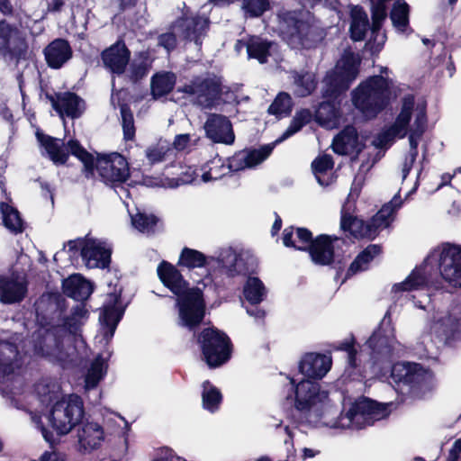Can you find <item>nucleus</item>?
Returning a JSON list of instances; mask_svg holds the SVG:
<instances>
[{
  "label": "nucleus",
  "instance_id": "c756f323",
  "mask_svg": "<svg viewBox=\"0 0 461 461\" xmlns=\"http://www.w3.org/2000/svg\"><path fill=\"white\" fill-rule=\"evenodd\" d=\"M320 388L316 381L302 380L295 387V408L301 411H309L317 402Z\"/></svg>",
  "mask_w": 461,
  "mask_h": 461
},
{
  "label": "nucleus",
  "instance_id": "39448f33",
  "mask_svg": "<svg viewBox=\"0 0 461 461\" xmlns=\"http://www.w3.org/2000/svg\"><path fill=\"white\" fill-rule=\"evenodd\" d=\"M390 97V80L382 75H375L360 83L353 91L352 101L366 117L375 118L387 107Z\"/></svg>",
  "mask_w": 461,
  "mask_h": 461
},
{
  "label": "nucleus",
  "instance_id": "bb28decb",
  "mask_svg": "<svg viewBox=\"0 0 461 461\" xmlns=\"http://www.w3.org/2000/svg\"><path fill=\"white\" fill-rule=\"evenodd\" d=\"M28 283L18 276H0V300L6 304L21 303L27 294Z\"/></svg>",
  "mask_w": 461,
  "mask_h": 461
},
{
  "label": "nucleus",
  "instance_id": "f03ea898",
  "mask_svg": "<svg viewBox=\"0 0 461 461\" xmlns=\"http://www.w3.org/2000/svg\"><path fill=\"white\" fill-rule=\"evenodd\" d=\"M390 377L395 390L412 400H423L436 388L434 372L420 363L396 362Z\"/></svg>",
  "mask_w": 461,
  "mask_h": 461
},
{
  "label": "nucleus",
  "instance_id": "37998d69",
  "mask_svg": "<svg viewBox=\"0 0 461 461\" xmlns=\"http://www.w3.org/2000/svg\"><path fill=\"white\" fill-rule=\"evenodd\" d=\"M66 147L68 155L71 154L83 163L86 176H93L96 167V159L94 155L88 152L77 139H70Z\"/></svg>",
  "mask_w": 461,
  "mask_h": 461
},
{
  "label": "nucleus",
  "instance_id": "09e8293b",
  "mask_svg": "<svg viewBox=\"0 0 461 461\" xmlns=\"http://www.w3.org/2000/svg\"><path fill=\"white\" fill-rule=\"evenodd\" d=\"M5 349L9 355H6L4 348H0V378L13 375L20 367L17 360V347L14 344H7Z\"/></svg>",
  "mask_w": 461,
  "mask_h": 461
},
{
  "label": "nucleus",
  "instance_id": "aec40b11",
  "mask_svg": "<svg viewBox=\"0 0 461 461\" xmlns=\"http://www.w3.org/2000/svg\"><path fill=\"white\" fill-rule=\"evenodd\" d=\"M206 137L214 143L231 145L235 141V134L230 119L222 114L211 113L205 123Z\"/></svg>",
  "mask_w": 461,
  "mask_h": 461
},
{
  "label": "nucleus",
  "instance_id": "58836bf2",
  "mask_svg": "<svg viewBox=\"0 0 461 461\" xmlns=\"http://www.w3.org/2000/svg\"><path fill=\"white\" fill-rule=\"evenodd\" d=\"M382 253V246L379 244H369L351 262L345 274V280L350 278L360 271L366 270L368 264Z\"/></svg>",
  "mask_w": 461,
  "mask_h": 461
},
{
  "label": "nucleus",
  "instance_id": "a211bd4d",
  "mask_svg": "<svg viewBox=\"0 0 461 461\" xmlns=\"http://www.w3.org/2000/svg\"><path fill=\"white\" fill-rule=\"evenodd\" d=\"M331 149L338 155H352V158L357 159L366 149V143L359 139L357 128L349 124L334 137Z\"/></svg>",
  "mask_w": 461,
  "mask_h": 461
},
{
  "label": "nucleus",
  "instance_id": "c9c22d12",
  "mask_svg": "<svg viewBox=\"0 0 461 461\" xmlns=\"http://www.w3.org/2000/svg\"><path fill=\"white\" fill-rule=\"evenodd\" d=\"M110 297L112 298V304L104 307L100 314V321L107 328L110 335L113 336L119 322L123 317L124 308L116 306L121 301V293H112Z\"/></svg>",
  "mask_w": 461,
  "mask_h": 461
},
{
  "label": "nucleus",
  "instance_id": "393cba45",
  "mask_svg": "<svg viewBox=\"0 0 461 461\" xmlns=\"http://www.w3.org/2000/svg\"><path fill=\"white\" fill-rule=\"evenodd\" d=\"M180 37L187 41H194L196 45H202V36L209 27V20L199 15H182L175 23Z\"/></svg>",
  "mask_w": 461,
  "mask_h": 461
},
{
  "label": "nucleus",
  "instance_id": "f257e3e1",
  "mask_svg": "<svg viewBox=\"0 0 461 461\" xmlns=\"http://www.w3.org/2000/svg\"><path fill=\"white\" fill-rule=\"evenodd\" d=\"M62 313L59 303H48L44 311L37 312V329L32 335L34 355L58 362L66 359L63 329L59 326Z\"/></svg>",
  "mask_w": 461,
  "mask_h": 461
},
{
  "label": "nucleus",
  "instance_id": "0eeeda50",
  "mask_svg": "<svg viewBox=\"0 0 461 461\" xmlns=\"http://www.w3.org/2000/svg\"><path fill=\"white\" fill-rule=\"evenodd\" d=\"M361 60L354 52H348L327 72L323 83L322 96L338 99L346 93L359 73Z\"/></svg>",
  "mask_w": 461,
  "mask_h": 461
},
{
  "label": "nucleus",
  "instance_id": "dca6fc26",
  "mask_svg": "<svg viewBox=\"0 0 461 461\" xmlns=\"http://www.w3.org/2000/svg\"><path fill=\"white\" fill-rule=\"evenodd\" d=\"M339 238L336 235L319 234L314 238L313 242L308 249L309 256L312 263L316 266H333L339 276L344 270L343 260H335L334 243Z\"/></svg>",
  "mask_w": 461,
  "mask_h": 461
},
{
  "label": "nucleus",
  "instance_id": "338daca9",
  "mask_svg": "<svg viewBox=\"0 0 461 461\" xmlns=\"http://www.w3.org/2000/svg\"><path fill=\"white\" fill-rule=\"evenodd\" d=\"M30 461H66V455L55 449L46 450L38 458Z\"/></svg>",
  "mask_w": 461,
  "mask_h": 461
},
{
  "label": "nucleus",
  "instance_id": "69168bd1",
  "mask_svg": "<svg viewBox=\"0 0 461 461\" xmlns=\"http://www.w3.org/2000/svg\"><path fill=\"white\" fill-rule=\"evenodd\" d=\"M158 45L168 52L174 50L177 45V39L174 32H165L158 37Z\"/></svg>",
  "mask_w": 461,
  "mask_h": 461
},
{
  "label": "nucleus",
  "instance_id": "6ab92c4d",
  "mask_svg": "<svg viewBox=\"0 0 461 461\" xmlns=\"http://www.w3.org/2000/svg\"><path fill=\"white\" fill-rule=\"evenodd\" d=\"M52 108L59 115H67L71 119L81 117L86 109L85 101L76 93L66 91L55 93V95H47Z\"/></svg>",
  "mask_w": 461,
  "mask_h": 461
},
{
  "label": "nucleus",
  "instance_id": "6e6552de",
  "mask_svg": "<svg viewBox=\"0 0 461 461\" xmlns=\"http://www.w3.org/2000/svg\"><path fill=\"white\" fill-rule=\"evenodd\" d=\"M309 13L302 10L283 11L278 14L280 37L292 48H304L313 32Z\"/></svg>",
  "mask_w": 461,
  "mask_h": 461
},
{
  "label": "nucleus",
  "instance_id": "e2e57ef3",
  "mask_svg": "<svg viewBox=\"0 0 461 461\" xmlns=\"http://www.w3.org/2000/svg\"><path fill=\"white\" fill-rule=\"evenodd\" d=\"M169 149L163 145H154L150 146L146 150V157L150 162V164L159 163L166 158V155Z\"/></svg>",
  "mask_w": 461,
  "mask_h": 461
},
{
  "label": "nucleus",
  "instance_id": "4468645a",
  "mask_svg": "<svg viewBox=\"0 0 461 461\" xmlns=\"http://www.w3.org/2000/svg\"><path fill=\"white\" fill-rule=\"evenodd\" d=\"M28 43L20 29L5 19L0 20V57L18 65L27 59Z\"/></svg>",
  "mask_w": 461,
  "mask_h": 461
},
{
  "label": "nucleus",
  "instance_id": "473e14b6",
  "mask_svg": "<svg viewBox=\"0 0 461 461\" xmlns=\"http://www.w3.org/2000/svg\"><path fill=\"white\" fill-rule=\"evenodd\" d=\"M36 137L54 164L65 165L67 163L68 152L63 140L40 132H37Z\"/></svg>",
  "mask_w": 461,
  "mask_h": 461
},
{
  "label": "nucleus",
  "instance_id": "680f3d73",
  "mask_svg": "<svg viewBox=\"0 0 461 461\" xmlns=\"http://www.w3.org/2000/svg\"><path fill=\"white\" fill-rule=\"evenodd\" d=\"M149 66L146 61H140L139 63H131L129 69V79L133 84L140 82L149 73Z\"/></svg>",
  "mask_w": 461,
  "mask_h": 461
},
{
  "label": "nucleus",
  "instance_id": "f704fd0d",
  "mask_svg": "<svg viewBox=\"0 0 461 461\" xmlns=\"http://www.w3.org/2000/svg\"><path fill=\"white\" fill-rule=\"evenodd\" d=\"M103 427L97 422L86 421L78 429L77 436L80 446L85 450H94L101 446L104 440Z\"/></svg>",
  "mask_w": 461,
  "mask_h": 461
},
{
  "label": "nucleus",
  "instance_id": "412c9836",
  "mask_svg": "<svg viewBox=\"0 0 461 461\" xmlns=\"http://www.w3.org/2000/svg\"><path fill=\"white\" fill-rule=\"evenodd\" d=\"M386 416V406L369 398L356 402L348 411V417L352 421L362 420L365 425L368 426Z\"/></svg>",
  "mask_w": 461,
  "mask_h": 461
},
{
  "label": "nucleus",
  "instance_id": "72a5a7b5",
  "mask_svg": "<svg viewBox=\"0 0 461 461\" xmlns=\"http://www.w3.org/2000/svg\"><path fill=\"white\" fill-rule=\"evenodd\" d=\"M414 105L415 97L413 95L408 94L402 97L401 111L396 116L393 123L390 125L392 131L398 134L399 139H403L408 133Z\"/></svg>",
  "mask_w": 461,
  "mask_h": 461
},
{
  "label": "nucleus",
  "instance_id": "423d86ee",
  "mask_svg": "<svg viewBox=\"0 0 461 461\" xmlns=\"http://www.w3.org/2000/svg\"><path fill=\"white\" fill-rule=\"evenodd\" d=\"M201 359L210 368H218L228 363L233 353V344L228 334L212 326L194 332Z\"/></svg>",
  "mask_w": 461,
  "mask_h": 461
},
{
  "label": "nucleus",
  "instance_id": "b1692460",
  "mask_svg": "<svg viewBox=\"0 0 461 461\" xmlns=\"http://www.w3.org/2000/svg\"><path fill=\"white\" fill-rule=\"evenodd\" d=\"M331 358L324 354L309 352L299 362V371L305 379L320 380L331 367Z\"/></svg>",
  "mask_w": 461,
  "mask_h": 461
},
{
  "label": "nucleus",
  "instance_id": "de8ad7c7",
  "mask_svg": "<svg viewBox=\"0 0 461 461\" xmlns=\"http://www.w3.org/2000/svg\"><path fill=\"white\" fill-rule=\"evenodd\" d=\"M337 99L322 101L316 111V121L320 125L327 126L335 122L340 117V110L335 103Z\"/></svg>",
  "mask_w": 461,
  "mask_h": 461
},
{
  "label": "nucleus",
  "instance_id": "f8f14e48",
  "mask_svg": "<svg viewBox=\"0 0 461 461\" xmlns=\"http://www.w3.org/2000/svg\"><path fill=\"white\" fill-rule=\"evenodd\" d=\"M395 342V329L393 325L390 312H386L378 327L366 341L370 348V357L373 364L380 366L390 362Z\"/></svg>",
  "mask_w": 461,
  "mask_h": 461
},
{
  "label": "nucleus",
  "instance_id": "79ce46f5",
  "mask_svg": "<svg viewBox=\"0 0 461 461\" xmlns=\"http://www.w3.org/2000/svg\"><path fill=\"white\" fill-rule=\"evenodd\" d=\"M410 5L405 0H396L390 12V19L395 30L402 33L410 32L412 30L410 27Z\"/></svg>",
  "mask_w": 461,
  "mask_h": 461
},
{
  "label": "nucleus",
  "instance_id": "ddd939ff",
  "mask_svg": "<svg viewBox=\"0 0 461 461\" xmlns=\"http://www.w3.org/2000/svg\"><path fill=\"white\" fill-rule=\"evenodd\" d=\"M176 306L178 310L179 325L194 331L205 316L206 303L202 289L191 287L176 296Z\"/></svg>",
  "mask_w": 461,
  "mask_h": 461
},
{
  "label": "nucleus",
  "instance_id": "a878e982",
  "mask_svg": "<svg viewBox=\"0 0 461 461\" xmlns=\"http://www.w3.org/2000/svg\"><path fill=\"white\" fill-rule=\"evenodd\" d=\"M47 65L52 69L61 68L73 56V50L68 40L57 38L43 50Z\"/></svg>",
  "mask_w": 461,
  "mask_h": 461
},
{
  "label": "nucleus",
  "instance_id": "c03bdc74",
  "mask_svg": "<svg viewBox=\"0 0 461 461\" xmlns=\"http://www.w3.org/2000/svg\"><path fill=\"white\" fill-rule=\"evenodd\" d=\"M208 264V258L205 254L188 247L182 249L177 260L178 267L187 268L189 270L205 267Z\"/></svg>",
  "mask_w": 461,
  "mask_h": 461
},
{
  "label": "nucleus",
  "instance_id": "6e6d98bb",
  "mask_svg": "<svg viewBox=\"0 0 461 461\" xmlns=\"http://www.w3.org/2000/svg\"><path fill=\"white\" fill-rule=\"evenodd\" d=\"M122 126L123 132V139L125 140H133L135 138V125L133 113L127 104L121 106Z\"/></svg>",
  "mask_w": 461,
  "mask_h": 461
},
{
  "label": "nucleus",
  "instance_id": "774afa93",
  "mask_svg": "<svg viewBox=\"0 0 461 461\" xmlns=\"http://www.w3.org/2000/svg\"><path fill=\"white\" fill-rule=\"evenodd\" d=\"M447 461H461V438L456 439L448 451Z\"/></svg>",
  "mask_w": 461,
  "mask_h": 461
},
{
  "label": "nucleus",
  "instance_id": "e433bc0d",
  "mask_svg": "<svg viewBox=\"0 0 461 461\" xmlns=\"http://www.w3.org/2000/svg\"><path fill=\"white\" fill-rule=\"evenodd\" d=\"M349 33L353 41H364L367 31L371 30L367 14L360 5H354L350 10Z\"/></svg>",
  "mask_w": 461,
  "mask_h": 461
},
{
  "label": "nucleus",
  "instance_id": "3c124183",
  "mask_svg": "<svg viewBox=\"0 0 461 461\" xmlns=\"http://www.w3.org/2000/svg\"><path fill=\"white\" fill-rule=\"evenodd\" d=\"M293 110L292 97L288 93L280 92L277 94L267 109L269 114L275 115L277 119L287 117Z\"/></svg>",
  "mask_w": 461,
  "mask_h": 461
},
{
  "label": "nucleus",
  "instance_id": "bf43d9fd",
  "mask_svg": "<svg viewBox=\"0 0 461 461\" xmlns=\"http://www.w3.org/2000/svg\"><path fill=\"white\" fill-rule=\"evenodd\" d=\"M296 84L301 88L303 96L310 95L317 87V80L315 75L311 72H304L296 78Z\"/></svg>",
  "mask_w": 461,
  "mask_h": 461
},
{
  "label": "nucleus",
  "instance_id": "1a4fd4ad",
  "mask_svg": "<svg viewBox=\"0 0 461 461\" xmlns=\"http://www.w3.org/2000/svg\"><path fill=\"white\" fill-rule=\"evenodd\" d=\"M190 96H195V104L212 110L221 101L223 84L221 77L207 74L206 77L195 76L189 84L179 86L176 90Z\"/></svg>",
  "mask_w": 461,
  "mask_h": 461
},
{
  "label": "nucleus",
  "instance_id": "0e129e2a",
  "mask_svg": "<svg viewBox=\"0 0 461 461\" xmlns=\"http://www.w3.org/2000/svg\"><path fill=\"white\" fill-rule=\"evenodd\" d=\"M395 138H398V134L395 131H393L392 128L389 126L376 135L373 140V145L376 148H383L389 142L393 141Z\"/></svg>",
  "mask_w": 461,
  "mask_h": 461
},
{
  "label": "nucleus",
  "instance_id": "20e7f679",
  "mask_svg": "<svg viewBox=\"0 0 461 461\" xmlns=\"http://www.w3.org/2000/svg\"><path fill=\"white\" fill-rule=\"evenodd\" d=\"M312 118L309 109H301L293 117L289 126L282 136L275 142L261 146L259 149H244L233 154L228 159V168L230 172H239L246 168H251L266 160L273 152L276 143L295 134L308 124Z\"/></svg>",
  "mask_w": 461,
  "mask_h": 461
},
{
  "label": "nucleus",
  "instance_id": "603ef678",
  "mask_svg": "<svg viewBox=\"0 0 461 461\" xmlns=\"http://www.w3.org/2000/svg\"><path fill=\"white\" fill-rule=\"evenodd\" d=\"M426 283L427 279L424 274L414 268L404 281L394 284L392 290L394 293L411 292L425 286Z\"/></svg>",
  "mask_w": 461,
  "mask_h": 461
},
{
  "label": "nucleus",
  "instance_id": "052dcab7",
  "mask_svg": "<svg viewBox=\"0 0 461 461\" xmlns=\"http://www.w3.org/2000/svg\"><path fill=\"white\" fill-rule=\"evenodd\" d=\"M56 303H59L63 309V312H65L66 309L64 304L61 302H57ZM59 326L63 329L62 333V340L64 341V338L66 333L68 332L70 334H77V332L80 330V322L75 316H67L64 317V313H62V317L59 321Z\"/></svg>",
  "mask_w": 461,
  "mask_h": 461
},
{
  "label": "nucleus",
  "instance_id": "864d4df0",
  "mask_svg": "<svg viewBox=\"0 0 461 461\" xmlns=\"http://www.w3.org/2000/svg\"><path fill=\"white\" fill-rule=\"evenodd\" d=\"M371 3V32L377 33L387 17V3L391 0H369Z\"/></svg>",
  "mask_w": 461,
  "mask_h": 461
},
{
  "label": "nucleus",
  "instance_id": "5701e85b",
  "mask_svg": "<svg viewBox=\"0 0 461 461\" xmlns=\"http://www.w3.org/2000/svg\"><path fill=\"white\" fill-rule=\"evenodd\" d=\"M81 257L90 268H108L111 264L112 250L103 242L95 240L81 241Z\"/></svg>",
  "mask_w": 461,
  "mask_h": 461
},
{
  "label": "nucleus",
  "instance_id": "7c9ffc66",
  "mask_svg": "<svg viewBox=\"0 0 461 461\" xmlns=\"http://www.w3.org/2000/svg\"><path fill=\"white\" fill-rule=\"evenodd\" d=\"M312 232L305 227L289 226L283 230V243L286 248L307 252L314 240Z\"/></svg>",
  "mask_w": 461,
  "mask_h": 461
},
{
  "label": "nucleus",
  "instance_id": "9b49d317",
  "mask_svg": "<svg viewBox=\"0 0 461 461\" xmlns=\"http://www.w3.org/2000/svg\"><path fill=\"white\" fill-rule=\"evenodd\" d=\"M425 261H437L441 277L451 286L461 288V245L442 243Z\"/></svg>",
  "mask_w": 461,
  "mask_h": 461
},
{
  "label": "nucleus",
  "instance_id": "4be33fe9",
  "mask_svg": "<svg viewBox=\"0 0 461 461\" xmlns=\"http://www.w3.org/2000/svg\"><path fill=\"white\" fill-rule=\"evenodd\" d=\"M157 274L163 285L176 296L191 289L189 282L178 269L177 264L175 266L167 260H162L157 267Z\"/></svg>",
  "mask_w": 461,
  "mask_h": 461
},
{
  "label": "nucleus",
  "instance_id": "8fccbe9b",
  "mask_svg": "<svg viewBox=\"0 0 461 461\" xmlns=\"http://www.w3.org/2000/svg\"><path fill=\"white\" fill-rule=\"evenodd\" d=\"M203 387L202 402L203 409L210 412L217 411L222 402L221 391L216 386L212 385L209 380L203 382Z\"/></svg>",
  "mask_w": 461,
  "mask_h": 461
},
{
  "label": "nucleus",
  "instance_id": "7ed1b4c3",
  "mask_svg": "<svg viewBox=\"0 0 461 461\" xmlns=\"http://www.w3.org/2000/svg\"><path fill=\"white\" fill-rule=\"evenodd\" d=\"M402 203L399 191L368 221H364L342 210L340 229L344 232H348L355 239L374 240L381 230L388 228L394 221L397 211L402 207Z\"/></svg>",
  "mask_w": 461,
  "mask_h": 461
},
{
  "label": "nucleus",
  "instance_id": "49530a36",
  "mask_svg": "<svg viewBox=\"0 0 461 461\" xmlns=\"http://www.w3.org/2000/svg\"><path fill=\"white\" fill-rule=\"evenodd\" d=\"M243 295L249 304H259L267 297L263 282L256 276H249L243 287Z\"/></svg>",
  "mask_w": 461,
  "mask_h": 461
},
{
  "label": "nucleus",
  "instance_id": "ea45409f",
  "mask_svg": "<svg viewBox=\"0 0 461 461\" xmlns=\"http://www.w3.org/2000/svg\"><path fill=\"white\" fill-rule=\"evenodd\" d=\"M176 83V76L174 72L164 71L154 74L150 80V91L152 97L157 100L170 94Z\"/></svg>",
  "mask_w": 461,
  "mask_h": 461
},
{
  "label": "nucleus",
  "instance_id": "a19ab883",
  "mask_svg": "<svg viewBox=\"0 0 461 461\" xmlns=\"http://www.w3.org/2000/svg\"><path fill=\"white\" fill-rule=\"evenodd\" d=\"M312 170L317 182L322 186H329L336 181L337 176L327 173L334 167L333 158L330 154L320 155L312 162Z\"/></svg>",
  "mask_w": 461,
  "mask_h": 461
},
{
  "label": "nucleus",
  "instance_id": "4d7b16f0",
  "mask_svg": "<svg viewBox=\"0 0 461 461\" xmlns=\"http://www.w3.org/2000/svg\"><path fill=\"white\" fill-rule=\"evenodd\" d=\"M104 375V363L99 359L95 360L86 375V387L88 389L96 387Z\"/></svg>",
  "mask_w": 461,
  "mask_h": 461
},
{
  "label": "nucleus",
  "instance_id": "f3484780",
  "mask_svg": "<svg viewBox=\"0 0 461 461\" xmlns=\"http://www.w3.org/2000/svg\"><path fill=\"white\" fill-rule=\"evenodd\" d=\"M131 50L125 41L119 38L113 44L105 48L100 54L103 66L113 75H122L131 60Z\"/></svg>",
  "mask_w": 461,
  "mask_h": 461
},
{
  "label": "nucleus",
  "instance_id": "a18cd8bd",
  "mask_svg": "<svg viewBox=\"0 0 461 461\" xmlns=\"http://www.w3.org/2000/svg\"><path fill=\"white\" fill-rule=\"evenodd\" d=\"M0 211L3 218L4 226L14 234L22 233L24 231V222L21 217L19 211L8 204L7 203H0Z\"/></svg>",
  "mask_w": 461,
  "mask_h": 461
},
{
  "label": "nucleus",
  "instance_id": "2f4dec72",
  "mask_svg": "<svg viewBox=\"0 0 461 461\" xmlns=\"http://www.w3.org/2000/svg\"><path fill=\"white\" fill-rule=\"evenodd\" d=\"M221 267L228 277H235L238 276H251L256 273L252 262L244 258L242 256L234 252H230L226 258H221Z\"/></svg>",
  "mask_w": 461,
  "mask_h": 461
},
{
  "label": "nucleus",
  "instance_id": "4c0bfd02",
  "mask_svg": "<svg viewBox=\"0 0 461 461\" xmlns=\"http://www.w3.org/2000/svg\"><path fill=\"white\" fill-rule=\"evenodd\" d=\"M63 292L75 301L84 302L90 296L92 289L88 281L79 275H74L63 282Z\"/></svg>",
  "mask_w": 461,
  "mask_h": 461
},
{
  "label": "nucleus",
  "instance_id": "c85d7f7f",
  "mask_svg": "<svg viewBox=\"0 0 461 461\" xmlns=\"http://www.w3.org/2000/svg\"><path fill=\"white\" fill-rule=\"evenodd\" d=\"M432 330L440 341H443L445 344H450L460 337V319L447 312L445 316L434 321Z\"/></svg>",
  "mask_w": 461,
  "mask_h": 461
},
{
  "label": "nucleus",
  "instance_id": "9d476101",
  "mask_svg": "<svg viewBox=\"0 0 461 461\" xmlns=\"http://www.w3.org/2000/svg\"><path fill=\"white\" fill-rule=\"evenodd\" d=\"M84 414L82 398L72 393L68 400L63 398L54 403L49 414V421L59 435H66L81 422Z\"/></svg>",
  "mask_w": 461,
  "mask_h": 461
},
{
  "label": "nucleus",
  "instance_id": "13d9d810",
  "mask_svg": "<svg viewBox=\"0 0 461 461\" xmlns=\"http://www.w3.org/2000/svg\"><path fill=\"white\" fill-rule=\"evenodd\" d=\"M269 7V0H244L242 6L248 16L251 18L261 16Z\"/></svg>",
  "mask_w": 461,
  "mask_h": 461
},
{
  "label": "nucleus",
  "instance_id": "2eb2a0df",
  "mask_svg": "<svg viewBox=\"0 0 461 461\" xmlns=\"http://www.w3.org/2000/svg\"><path fill=\"white\" fill-rule=\"evenodd\" d=\"M95 165L100 180L111 187L121 185L131 176L129 162L119 152L97 153Z\"/></svg>",
  "mask_w": 461,
  "mask_h": 461
},
{
  "label": "nucleus",
  "instance_id": "cd10ccee",
  "mask_svg": "<svg viewBox=\"0 0 461 461\" xmlns=\"http://www.w3.org/2000/svg\"><path fill=\"white\" fill-rule=\"evenodd\" d=\"M239 42L245 44L248 58L256 59L260 64L267 63L272 56L273 47L276 46L275 41L258 35H248L246 39L239 40Z\"/></svg>",
  "mask_w": 461,
  "mask_h": 461
},
{
  "label": "nucleus",
  "instance_id": "5fc2aeb1",
  "mask_svg": "<svg viewBox=\"0 0 461 461\" xmlns=\"http://www.w3.org/2000/svg\"><path fill=\"white\" fill-rule=\"evenodd\" d=\"M159 221L155 214L138 212L131 216V223L135 229L143 233H154Z\"/></svg>",
  "mask_w": 461,
  "mask_h": 461
}]
</instances>
